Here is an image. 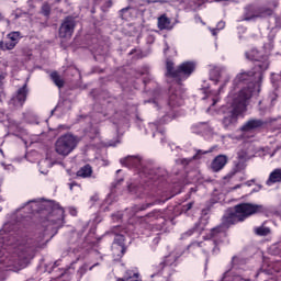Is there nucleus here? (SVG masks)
<instances>
[{
	"label": "nucleus",
	"mask_w": 281,
	"mask_h": 281,
	"mask_svg": "<svg viewBox=\"0 0 281 281\" xmlns=\"http://www.w3.org/2000/svg\"><path fill=\"white\" fill-rule=\"evenodd\" d=\"M254 75V71H240V74H237L236 78L234 79V86L241 87L236 93L237 102L250 91V95L245 100L244 111L247 109V100H249L254 93H259L260 91V82L252 81Z\"/></svg>",
	"instance_id": "obj_1"
},
{
	"label": "nucleus",
	"mask_w": 281,
	"mask_h": 281,
	"mask_svg": "<svg viewBox=\"0 0 281 281\" xmlns=\"http://www.w3.org/2000/svg\"><path fill=\"white\" fill-rule=\"evenodd\" d=\"M250 95L251 91H248V93H245V95L238 100L237 93H234V91L228 94V100H231V109L228 110L227 115H225L223 119L224 126H232V124H236V122H238V115L245 111L246 100Z\"/></svg>",
	"instance_id": "obj_2"
},
{
	"label": "nucleus",
	"mask_w": 281,
	"mask_h": 281,
	"mask_svg": "<svg viewBox=\"0 0 281 281\" xmlns=\"http://www.w3.org/2000/svg\"><path fill=\"white\" fill-rule=\"evenodd\" d=\"M265 210L266 209L262 204H237L234 213H229V215L224 216L223 223L225 225L238 223V221H245L248 216H252V214H260V212H265Z\"/></svg>",
	"instance_id": "obj_3"
},
{
	"label": "nucleus",
	"mask_w": 281,
	"mask_h": 281,
	"mask_svg": "<svg viewBox=\"0 0 281 281\" xmlns=\"http://www.w3.org/2000/svg\"><path fill=\"white\" fill-rule=\"evenodd\" d=\"M79 142L80 138L78 135H74V133H65L56 139L55 150L58 153V155L67 157L70 155V153H72V150H75V148H77Z\"/></svg>",
	"instance_id": "obj_4"
},
{
	"label": "nucleus",
	"mask_w": 281,
	"mask_h": 281,
	"mask_svg": "<svg viewBox=\"0 0 281 281\" xmlns=\"http://www.w3.org/2000/svg\"><path fill=\"white\" fill-rule=\"evenodd\" d=\"M29 259V252L24 246H20L14 254L7 259V265L10 270L13 272H19L26 268Z\"/></svg>",
	"instance_id": "obj_5"
},
{
	"label": "nucleus",
	"mask_w": 281,
	"mask_h": 281,
	"mask_svg": "<svg viewBox=\"0 0 281 281\" xmlns=\"http://www.w3.org/2000/svg\"><path fill=\"white\" fill-rule=\"evenodd\" d=\"M246 58H248L249 60H258V71H252L254 76H257L260 78L262 76V70L268 69L269 67V60H267V58H265L262 60V63H260L261 58H262V54H260V52H258V49L252 48L249 49L248 52H246Z\"/></svg>",
	"instance_id": "obj_6"
},
{
	"label": "nucleus",
	"mask_w": 281,
	"mask_h": 281,
	"mask_svg": "<svg viewBox=\"0 0 281 281\" xmlns=\"http://www.w3.org/2000/svg\"><path fill=\"white\" fill-rule=\"evenodd\" d=\"M76 29V22L74 16H66L59 27V36L63 38H71Z\"/></svg>",
	"instance_id": "obj_7"
},
{
	"label": "nucleus",
	"mask_w": 281,
	"mask_h": 281,
	"mask_svg": "<svg viewBox=\"0 0 281 281\" xmlns=\"http://www.w3.org/2000/svg\"><path fill=\"white\" fill-rule=\"evenodd\" d=\"M26 98L27 85L25 83L20 89H18L16 93L11 98L10 104H13V106H23Z\"/></svg>",
	"instance_id": "obj_8"
},
{
	"label": "nucleus",
	"mask_w": 281,
	"mask_h": 281,
	"mask_svg": "<svg viewBox=\"0 0 281 281\" xmlns=\"http://www.w3.org/2000/svg\"><path fill=\"white\" fill-rule=\"evenodd\" d=\"M125 237L124 235H116L114 238V244L112 246V251L116 257H123L125 254Z\"/></svg>",
	"instance_id": "obj_9"
},
{
	"label": "nucleus",
	"mask_w": 281,
	"mask_h": 281,
	"mask_svg": "<svg viewBox=\"0 0 281 281\" xmlns=\"http://www.w3.org/2000/svg\"><path fill=\"white\" fill-rule=\"evenodd\" d=\"M195 67L196 64L190 60L181 63V65H179V80L191 76V74H193V71L195 70Z\"/></svg>",
	"instance_id": "obj_10"
},
{
	"label": "nucleus",
	"mask_w": 281,
	"mask_h": 281,
	"mask_svg": "<svg viewBox=\"0 0 281 281\" xmlns=\"http://www.w3.org/2000/svg\"><path fill=\"white\" fill-rule=\"evenodd\" d=\"M64 216H65L64 209H61V206H58L57 204L56 206H54L50 215L48 216V220L50 221V223H56V225H61L64 221Z\"/></svg>",
	"instance_id": "obj_11"
},
{
	"label": "nucleus",
	"mask_w": 281,
	"mask_h": 281,
	"mask_svg": "<svg viewBox=\"0 0 281 281\" xmlns=\"http://www.w3.org/2000/svg\"><path fill=\"white\" fill-rule=\"evenodd\" d=\"M226 164H227V155H217L216 157H214L211 164V168L212 170H214V172H218L225 167Z\"/></svg>",
	"instance_id": "obj_12"
},
{
	"label": "nucleus",
	"mask_w": 281,
	"mask_h": 281,
	"mask_svg": "<svg viewBox=\"0 0 281 281\" xmlns=\"http://www.w3.org/2000/svg\"><path fill=\"white\" fill-rule=\"evenodd\" d=\"M279 181H281V168H274V170L270 172L269 178L267 179V184L272 186Z\"/></svg>",
	"instance_id": "obj_13"
},
{
	"label": "nucleus",
	"mask_w": 281,
	"mask_h": 281,
	"mask_svg": "<svg viewBox=\"0 0 281 281\" xmlns=\"http://www.w3.org/2000/svg\"><path fill=\"white\" fill-rule=\"evenodd\" d=\"M158 27L159 30H172V24L169 19V16H166V14H162L158 18Z\"/></svg>",
	"instance_id": "obj_14"
},
{
	"label": "nucleus",
	"mask_w": 281,
	"mask_h": 281,
	"mask_svg": "<svg viewBox=\"0 0 281 281\" xmlns=\"http://www.w3.org/2000/svg\"><path fill=\"white\" fill-rule=\"evenodd\" d=\"M167 76H172V78L179 79V67L175 69V64L172 60H167L166 63Z\"/></svg>",
	"instance_id": "obj_15"
},
{
	"label": "nucleus",
	"mask_w": 281,
	"mask_h": 281,
	"mask_svg": "<svg viewBox=\"0 0 281 281\" xmlns=\"http://www.w3.org/2000/svg\"><path fill=\"white\" fill-rule=\"evenodd\" d=\"M223 76H226L227 80H229V76L225 69H213L211 72L212 80H215L216 82H218Z\"/></svg>",
	"instance_id": "obj_16"
},
{
	"label": "nucleus",
	"mask_w": 281,
	"mask_h": 281,
	"mask_svg": "<svg viewBox=\"0 0 281 281\" xmlns=\"http://www.w3.org/2000/svg\"><path fill=\"white\" fill-rule=\"evenodd\" d=\"M262 126V120H248L243 126V131H251L252 128H258Z\"/></svg>",
	"instance_id": "obj_17"
},
{
	"label": "nucleus",
	"mask_w": 281,
	"mask_h": 281,
	"mask_svg": "<svg viewBox=\"0 0 281 281\" xmlns=\"http://www.w3.org/2000/svg\"><path fill=\"white\" fill-rule=\"evenodd\" d=\"M142 159L140 157L130 156L121 159V164H125L126 166H139Z\"/></svg>",
	"instance_id": "obj_18"
},
{
	"label": "nucleus",
	"mask_w": 281,
	"mask_h": 281,
	"mask_svg": "<svg viewBox=\"0 0 281 281\" xmlns=\"http://www.w3.org/2000/svg\"><path fill=\"white\" fill-rule=\"evenodd\" d=\"M50 78H52L53 82H55V85L57 87H59V89L61 87H64L65 80H64V78H61V76H60V74H58V71H52L50 72Z\"/></svg>",
	"instance_id": "obj_19"
},
{
	"label": "nucleus",
	"mask_w": 281,
	"mask_h": 281,
	"mask_svg": "<svg viewBox=\"0 0 281 281\" xmlns=\"http://www.w3.org/2000/svg\"><path fill=\"white\" fill-rule=\"evenodd\" d=\"M92 172H93L92 166H90L89 164H87L86 166H82V167L78 170L77 175H78L79 177H91Z\"/></svg>",
	"instance_id": "obj_20"
},
{
	"label": "nucleus",
	"mask_w": 281,
	"mask_h": 281,
	"mask_svg": "<svg viewBox=\"0 0 281 281\" xmlns=\"http://www.w3.org/2000/svg\"><path fill=\"white\" fill-rule=\"evenodd\" d=\"M270 232L271 228H267V226H258V228H255V233L258 234V236H268Z\"/></svg>",
	"instance_id": "obj_21"
},
{
	"label": "nucleus",
	"mask_w": 281,
	"mask_h": 281,
	"mask_svg": "<svg viewBox=\"0 0 281 281\" xmlns=\"http://www.w3.org/2000/svg\"><path fill=\"white\" fill-rule=\"evenodd\" d=\"M20 35H21L20 32H10L8 34V38H11V43H14L13 47H15V45H16L19 38H20Z\"/></svg>",
	"instance_id": "obj_22"
},
{
	"label": "nucleus",
	"mask_w": 281,
	"mask_h": 281,
	"mask_svg": "<svg viewBox=\"0 0 281 281\" xmlns=\"http://www.w3.org/2000/svg\"><path fill=\"white\" fill-rule=\"evenodd\" d=\"M50 10H52V8H50L49 3H43V5H42L43 14L49 15L50 14Z\"/></svg>",
	"instance_id": "obj_23"
},
{
	"label": "nucleus",
	"mask_w": 281,
	"mask_h": 281,
	"mask_svg": "<svg viewBox=\"0 0 281 281\" xmlns=\"http://www.w3.org/2000/svg\"><path fill=\"white\" fill-rule=\"evenodd\" d=\"M10 41H7L4 43V49H13L14 48V43H12V40L9 38Z\"/></svg>",
	"instance_id": "obj_24"
},
{
	"label": "nucleus",
	"mask_w": 281,
	"mask_h": 281,
	"mask_svg": "<svg viewBox=\"0 0 281 281\" xmlns=\"http://www.w3.org/2000/svg\"><path fill=\"white\" fill-rule=\"evenodd\" d=\"M267 14L268 15L273 14V10H271V9L263 10V12H261L259 15L266 16Z\"/></svg>",
	"instance_id": "obj_25"
},
{
	"label": "nucleus",
	"mask_w": 281,
	"mask_h": 281,
	"mask_svg": "<svg viewBox=\"0 0 281 281\" xmlns=\"http://www.w3.org/2000/svg\"><path fill=\"white\" fill-rule=\"evenodd\" d=\"M130 281H142V280L139 279V274L135 273L134 277Z\"/></svg>",
	"instance_id": "obj_26"
},
{
	"label": "nucleus",
	"mask_w": 281,
	"mask_h": 281,
	"mask_svg": "<svg viewBox=\"0 0 281 281\" xmlns=\"http://www.w3.org/2000/svg\"><path fill=\"white\" fill-rule=\"evenodd\" d=\"M256 16H259V14H252L251 16H245V20L250 21L251 19H255Z\"/></svg>",
	"instance_id": "obj_27"
},
{
	"label": "nucleus",
	"mask_w": 281,
	"mask_h": 281,
	"mask_svg": "<svg viewBox=\"0 0 281 281\" xmlns=\"http://www.w3.org/2000/svg\"><path fill=\"white\" fill-rule=\"evenodd\" d=\"M218 27H220V29L225 27V21H220V23H218Z\"/></svg>",
	"instance_id": "obj_28"
},
{
	"label": "nucleus",
	"mask_w": 281,
	"mask_h": 281,
	"mask_svg": "<svg viewBox=\"0 0 281 281\" xmlns=\"http://www.w3.org/2000/svg\"><path fill=\"white\" fill-rule=\"evenodd\" d=\"M0 49H5L3 41H0Z\"/></svg>",
	"instance_id": "obj_29"
},
{
	"label": "nucleus",
	"mask_w": 281,
	"mask_h": 281,
	"mask_svg": "<svg viewBox=\"0 0 281 281\" xmlns=\"http://www.w3.org/2000/svg\"><path fill=\"white\" fill-rule=\"evenodd\" d=\"M3 78H4V75L0 74V82H2Z\"/></svg>",
	"instance_id": "obj_30"
},
{
	"label": "nucleus",
	"mask_w": 281,
	"mask_h": 281,
	"mask_svg": "<svg viewBox=\"0 0 281 281\" xmlns=\"http://www.w3.org/2000/svg\"><path fill=\"white\" fill-rule=\"evenodd\" d=\"M182 162L189 164V162H190V159H183Z\"/></svg>",
	"instance_id": "obj_31"
},
{
	"label": "nucleus",
	"mask_w": 281,
	"mask_h": 281,
	"mask_svg": "<svg viewBox=\"0 0 281 281\" xmlns=\"http://www.w3.org/2000/svg\"><path fill=\"white\" fill-rule=\"evenodd\" d=\"M95 266H99V263H94V266H92V267L90 268V271H92L93 268H95Z\"/></svg>",
	"instance_id": "obj_32"
},
{
	"label": "nucleus",
	"mask_w": 281,
	"mask_h": 281,
	"mask_svg": "<svg viewBox=\"0 0 281 281\" xmlns=\"http://www.w3.org/2000/svg\"><path fill=\"white\" fill-rule=\"evenodd\" d=\"M170 102H171V104H175L173 97L170 98Z\"/></svg>",
	"instance_id": "obj_33"
},
{
	"label": "nucleus",
	"mask_w": 281,
	"mask_h": 281,
	"mask_svg": "<svg viewBox=\"0 0 281 281\" xmlns=\"http://www.w3.org/2000/svg\"><path fill=\"white\" fill-rule=\"evenodd\" d=\"M212 33L215 35L216 34V30H212Z\"/></svg>",
	"instance_id": "obj_34"
},
{
	"label": "nucleus",
	"mask_w": 281,
	"mask_h": 281,
	"mask_svg": "<svg viewBox=\"0 0 281 281\" xmlns=\"http://www.w3.org/2000/svg\"><path fill=\"white\" fill-rule=\"evenodd\" d=\"M116 281H125V279H117Z\"/></svg>",
	"instance_id": "obj_35"
},
{
	"label": "nucleus",
	"mask_w": 281,
	"mask_h": 281,
	"mask_svg": "<svg viewBox=\"0 0 281 281\" xmlns=\"http://www.w3.org/2000/svg\"><path fill=\"white\" fill-rule=\"evenodd\" d=\"M273 4H274V5H278V1H274Z\"/></svg>",
	"instance_id": "obj_36"
},
{
	"label": "nucleus",
	"mask_w": 281,
	"mask_h": 281,
	"mask_svg": "<svg viewBox=\"0 0 281 281\" xmlns=\"http://www.w3.org/2000/svg\"><path fill=\"white\" fill-rule=\"evenodd\" d=\"M188 207H189V210H190V207H192V204H189Z\"/></svg>",
	"instance_id": "obj_37"
},
{
	"label": "nucleus",
	"mask_w": 281,
	"mask_h": 281,
	"mask_svg": "<svg viewBox=\"0 0 281 281\" xmlns=\"http://www.w3.org/2000/svg\"><path fill=\"white\" fill-rule=\"evenodd\" d=\"M0 19H2V14H1V12H0Z\"/></svg>",
	"instance_id": "obj_38"
},
{
	"label": "nucleus",
	"mask_w": 281,
	"mask_h": 281,
	"mask_svg": "<svg viewBox=\"0 0 281 281\" xmlns=\"http://www.w3.org/2000/svg\"><path fill=\"white\" fill-rule=\"evenodd\" d=\"M34 205H38V204H36V202H34Z\"/></svg>",
	"instance_id": "obj_39"
},
{
	"label": "nucleus",
	"mask_w": 281,
	"mask_h": 281,
	"mask_svg": "<svg viewBox=\"0 0 281 281\" xmlns=\"http://www.w3.org/2000/svg\"><path fill=\"white\" fill-rule=\"evenodd\" d=\"M33 210H36L35 206L33 207Z\"/></svg>",
	"instance_id": "obj_40"
}]
</instances>
